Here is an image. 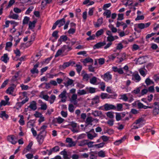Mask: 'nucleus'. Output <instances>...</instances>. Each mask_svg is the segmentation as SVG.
Wrapping results in <instances>:
<instances>
[{
	"label": "nucleus",
	"mask_w": 159,
	"mask_h": 159,
	"mask_svg": "<svg viewBox=\"0 0 159 159\" xmlns=\"http://www.w3.org/2000/svg\"><path fill=\"white\" fill-rule=\"evenodd\" d=\"M46 135L45 132L44 131L40 132L37 135L36 139L38 143L40 145L42 144Z\"/></svg>",
	"instance_id": "obj_1"
},
{
	"label": "nucleus",
	"mask_w": 159,
	"mask_h": 159,
	"mask_svg": "<svg viewBox=\"0 0 159 159\" xmlns=\"http://www.w3.org/2000/svg\"><path fill=\"white\" fill-rule=\"evenodd\" d=\"M98 120L93 118L92 117L88 116V117L86 120L85 123L87 125H92V122L94 121L95 122H98Z\"/></svg>",
	"instance_id": "obj_2"
},
{
	"label": "nucleus",
	"mask_w": 159,
	"mask_h": 159,
	"mask_svg": "<svg viewBox=\"0 0 159 159\" xmlns=\"http://www.w3.org/2000/svg\"><path fill=\"white\" fill-rule=\"evenodd\" d=\"M154 104L155 106L153 110V113L155 116H156L159 113V102H155Z\"/></svg>",
	"instance_id": "obj_3"
},
{
	"label": "nucleus",
	"mask_w": 159,
	"mask_h": 159,
	"mask_svg": "<svg viewBox=\"0 0 159 159\" xmlns=\"http://www.w3.org/2000/svg\"><path fill=\"white\" fill-rule=\"evenodd\" d=\"M104 108L105 111H108L110 110L116 109V107L112 104L106 103L104 105Z\"/></svg>",
	"instance_id": "obj_4"
},
{
	"label": "nucleus",
	"mask_w": 159,
	"mask_h": 159,
	"mask_svg": "<svg viewBox=\"0 0 159 159\" xmlns=\"http://www.w3.org/2000/svg\"><path fill=\"white\" fill-rule=\"evenodd\" d=\"M66 90H64L61 94L59 95V97L61 98V101L63 102H65L66 101Z\"/></svg>",
	"instance_id": "obj_5"
},
{
	"label": "nucleus",
	"mask_w": 159,
	"mask_h": 159,
	"mask_svg": "<svg viewBox=\"0 0 159 159\" xmlns=\"http://www.w3.org/2000/svg\"><path fill=\"white\" fill-rule=\"evenodd\" d=\"M132 80L136 82H138L141 80V78L138 73H135L132 75Z\"/></svg>",
	"instance_id": "obj_6"
},
{
	"label": "nucleus",
	"mask_w": 159,
	"mask_h": 159,
	"mask_svg": "<svg viewBox=\"0 0 159 159\" xmlns=\"http://www.w3.org/2000/svg\"><path fill=\"white\" fill-rule=\"evenodd\" d=\"M151 23L148 22L146 23H140L138 24V27L141 29H143L145 28H147L150 25Z\"/></svg>",
	"instance_id": "obj_7"
},
{
	"label": "nucleus",
	"mask_w": 159,
	"mask_h": 159,
	"mask_svg": "<svg viewBox=\"0 0 159 159\" xmlns=\"http://www.w3.org/2000/svg\"><path fill=\"white\" fill-rule=\"evenodd\" d=\"M102 77L105 81L107 82L111 80L112 76L109 72H107L105 73Z\"/></svg>",
	"instance_id": "obj_8"
},
{
	"label": "nucleus",
	"mask_w": 159,
	"mask_h": 159,
	"mask_svg": "<svg viewBox=\"0 0 159 159\" xmlns=\"http://www.w3.org/2000/svg\"><path fill=\"white\" fill-rule=\"evenodd\" d=\"M7 140L13 144H15L17 142L16 138L13 135L8 136L7 137Z\"/></svg>",
	"instance_id": "obj_9"
},
{
	"label": "nucleus",
	"mask_w": 159,
	"mask_h": 159,
	"mask_svg": "<svg viewBox=\"0 0 159 159\" xmlns=\"http://www.w3.org/2000/svg\"><path fill=\"white\" fill-rule=\"evenodd\" d=\"M31 110L35 111L37 108V103L35 101H33L30 102V105L28 107Z\"/></svg>",
	"instance_id": "obj_10"
},
{
	"label": "nucleus",
	"mask_w": 159,
	"mask_h": 159,
	"mask_svg": "<svg viewBox=\"0 0 159 159\" xmlns=\"http://www.w3.org/2000/svg\"><path fill=\"white\" fill-rule=\"evenodd\" d=\"M106 44L105 42L103 41L102 42L98 43L95 44L93 47V48L94 49H98L101 48L102 46H104Z\"/></svg>",
	"instance_id": "obj_11"
},
{
	"label": "nucleus",
	"mask_w": 159,
	"mask_h": 159,
	"mask_svg": "<svg viewBox=\"0 0 159 159\" xmlns=\"http://www.w3.org/2000/svg\"><path fill=\"white\" fill-rule=\"evenodd\" d=\"M72 48L71 46H70L69 45H63L61 49H60L61 51L63 53L67 49V52H69V51L71 50L72 49Z\"/></svg>",
	"instance_id": "obj_12"
},
{
	"label": "nucleus",
	"mask_w": 159,
	"mask_h": 159,
	"mask_svg": "<svg viewBox=\"0 0 159 159\" xmlns=\"http://www.w3.org/2000/svg\"><path fill=\"white\" fill-rule=\"evenodd\" d=\"M86 134L88 139L90 140L93 139L98 136V134L95 133H94L93 135L89 132H86Z\"/></svg>",
	"instance_id": "obj_13"
},
{
	"label": "nucleus",
	"mask_w": 159,
	"mask_h": 159,
	"mask_svg": "<svg viewBox=\"0 0 159 159\" xmlns=\"http://www.w3.org/2000/svg\"><path fill=\"white\" fill-rule=\"evenodd\" d=\"M0 59L5 63H7L9 60V57L8 56V54L7 53L4 54Z\"/></svg>",
	"instance_id": "obj_14"
},
{
	"label": "nucleus",
	"mask_w": 159,
	"mask_h": 159,
	"mask_svg": "<svg viewBox=\"0 0 159 159\" xmlns=\"http://www.w3.org/2000/svg\"><path fill=\"white\" fill-rule=\"evenodd\" d=\"M60 154L62 155L64 159H70V157H69L67 151L66 149H64L63 151L60 152Z\"/></svg>",
	"instance_id": "obj_15"
},
{
	"label": "nucleus",
	"mask_w": 159,
	"mask_h": 159,
	"mask_svg": "<svg viewBox=\"0 0 159 159\" xmlns=\"http://www.w3.org/2000/svg\"><path fill=\"white\" fill-rule=\"evenodd\" d=\"M57 25H58L59 27L63 25L65 23V19L64 18H63L60 20H58L56 21Z\"/></svg>",
	"instance_id": "obj_16"
},
{
	"label": "nucleus",
	"mask_w": 159,
	"mask_h": 159,
	"mask_svg": "<svg viewBox=\"0 0 159 159\" xmlns=\"http://www.w3.org/2000/svg\"><path fill=\"white\" fill-rule=\"evenodd\" d=\"M126 54L125 53H122L120 57H117L118 60L116 61V62L120 63L125 59Z\"/></svg>",
	"instance_id": "obj_17"
},
{
	"label": "nucleus",
	"mask_w": 159,
	"mask_h": 159,
	"mask_svg": "<svg viewBox=\"0 0 159 159\" xmlns=\"http://www.w3.org/2000/svg\"><path fill=\"white\" fill-rule=\"evenodd\" d=\"M39 67V64H35L33 68L30 70L31 73L32 74H34L35 73L38 74L39 73V70L37 69V68Z\"/></svg>",
	"instance_id": "obj_18"
},
{
	"label": "nucleus",
	"mask_w": 159,
	"mask_h": 159,
	"mask_svg": "<svg viewBox=\"0 0 159 159\" xmlns=\"http://www.w3.org/2000/svg\"><path fill=\"white\" fill-rule=\"evenodd\" d=\"M85 66L86 65V63L89 62L93 63V60L89 57L86 58L83 61H81Z\"/></svg>",
	"instance_id": "obj_19"
},
{
	"label": "nucleus",
	"mask_w": 159,
	"mask_h": 159,
	"mask_svg": "<svg viewBox=\"0 0 159 159\" xmlns=\"http://www.w3.org/2000/svg\"><path fill=\"white\" fill-rule=\"evenodd\" d=\"M92 114L95 117L99 116L102 115V112L101 111H93L92 113Z\"/></svg>",
	"instance_id": "obj_20"
},
{
	"label": "nucleus",
	"mask_w": 159,
	"mask_h": 159,
	"mask_svg": "<svg viewBox=\"0 0 159 159\" xmlns=\"http://www.w3.org/2000/svg\"><path fill=\"white\" fill-rule=\"evenodd\" d=\"M103 23V18L102 17L99 18L97 20L96 24L95 25V27H99Z\"/></svg>",
	"instance_id": "obj_21"
},
{
	"label": "nucleus",
	"mask_w": 159,
	"mask_h": 159,
	"mask_svg": "<svg viewBox=\"0 0 159 159\" xmlns=\"http://www.w3.org/2000/svg\"><path fill=\"white\" fill-rule=\"evenodd\" d=\"M126 139V137L125 136H123L122 138H121L120 139L117 140L115 142H114V144L118 145L119 144L121 143L123 141H124L125 139Z\"/></svg>",
	"instance_id": "obj_22"
},
{
	"label": "nucleus",
	"mask_w": 159,
	"mask_h": 159,
	"mask_svg": "<svg viewBox=\"0 0 159 159\" xmlns=\"http://www.w3.org/2000/svg\"><path fill=\"white\" fill-rule=\"evenodd\" d=\"M119 55V53H114V54L109 56L108 57L110 61H113L116 57Z\"/></svg>",
	"instance_id": "obj_23"
},
{
	"label": "nucleus",
	"mask_w": 159,
	"mask_h": 159,
	"mask_svg": "<svg viewBox=\"0 0 159 159\" xmlns=\"http://www.w3.org/2000/svg\"><path fill=\"white\" fill-rule=\"evenodd\" d=\"M67 79H68V80L67 81L66 83H64L65 86L66 87L72 85L73 84L74 82L72 80L69 79L68 78H67Z\"/></svg>",
	"instance_id": "obj_24"
},
{
	"label": "nucleus",
	"mask_w": 159,
	"mask_h": 159,
	"mask_svg": "<svg viewBox=\"0 0 159 159\" xmlns=\"http://www.w3.org/2000/svg\"><path fill=\"white\" fill-rule=\"evenodd\" d=\"M111 95H110L107 93H102L101 95V97L102 99L110 98H111Z\"/></svg>",
	"instance_id": "obj_25"
},
{
	"label": "nucleus",
	"mask_w": 159,
	"mask_h": 159,
	"mask_svg": "<svg viewBox=\"0 0 159 159\" xmlns=\"http://www.w3.org/2000/svg\"><path fill=\"white\" fill-rule=\"evenodd\" d=\"M86 89L87 91L90 93H93L96 92V89L93 87H87Z\"/></svg>",
	"instance_id": "obj_26"
},
{
	"label": "nucleus",
	"mask_w": 159,
	"mask_h": 159,
	"mask_svg": "<svg viewBox=\"0 0 159 159\" xmlns=\"http://www.w3.org/2000/svg\"><path fill=\"white\" fill-rule=\"evenodd\" d=\"M88 140H83L80 141L78 142V146H83L86 145L87 142L88 141Z\"/></svg>",
	"instance_id": "obj_27"
},
{
	"label": "nucleus",
	"mask_w": 159,
	"mask_h": 159,
	"mask_svg": "<svg viewBox=\"0 0 159 159\" xmlns=\"http://www.w3.org/2000/svg\"><path fill=\"white\" fill-rule=\"evenodd\" d=\"M70 63L69 61L67 62H64L63 65L62 66H60V68L61 69H65L66 68L69 67L70 66Z\"/></svg>",
	"instance_id": "obj_28"
},
{
	"label": "nucleus",
	"mask_w": 159,
	"mask_h": 159,
	"mask_svg": "<svg viewBox=\"0 0 159 159\" xmlns=\"http://www.w3.org/2000/svg\"><path fill=\"white\" fill-rule=\"evenodd\" d=\"M67 39L68 38L66 35H63L60 36L58 41L59 42L65 41L67 40Z\"/></svg>",
	"instance_id": "obj_29"
},
{
	"label": "nucleus",
	"mask_w": 159,
	"mask_h": 159,
	"mask_svg": "<svg viewBox=\"0 0 159 159\" xmlns=\"http://www.w3.org/2000/svg\"><path fill=\"white\" fill-rule=\"evenodd\" d=\"M145 83L147 86L154 84V82L151 80L149 78H147L146 79Z\"/></svg>",
	"instance_id": "obj_30"
},
{
	"label": "nucleus",
	"mask_w": 159,
	"mask_h": 159,
	"mask_svg": "<svg viewBox=\"0 0 159 159\" xmlns=\"http://www.w3.org/2000/svg\"><path fill=\"white\" fill-rule=\"evenodd\" d=\"M36 21L35 20L33 21L32 22L30 21L29 23V28L30 29H33L35 26V24Z\"/></svg>",
	"instance_id": "obj_31"
},
{
	"label": "nucleus",
	"mask_w": 159,
	"mask_h": 159,
	"mask_svg": "<svg viewBox=\"0 0 159 159\" xmlns=\"http://www.w3.org/2000/svg\"><path fill=\"white\" fill-rule=\"evenodd\" d=\"M14 90V88L12 87L9 88L6 90V92L9 94L13 93Z\"/></svg>",
	"instance_id": "obj_32"
},
{
	"label": "nucleus",
	"mask_w": 159,
	"mask_h": 159,
	"mask_svg": "<svg viewBox=\"0 0 159 159\" xmlns=\"http://www.w3.org/2000/svg\"><path fill=\"white\" fill-rule=\"evenodd\" d=\"M116 110L117 111H121L123 110V105L120 103L117 104L116 107Z\"/></svg>",
	"instance_id": "obj_33"
},
{
	"label": "nucleus",
	"mask_w": 159,
	"mask_h": 159,
	"mask_svg": "<svg viewBox=\"0 0 159 159\" xmlns=\"http://www.w3.org/2000/svg\"><path fill=\"white\" fill-rule=\"evenodd\" d=\"M75 107L73 104H70L68 106V110L70 112H73L74 111Z\"/></svg>",
	"instance_id": "obj_34"
},
{
	"label": "nucleus",
	"mask_w": 159,
	"mask_h": 159,
	"mask_svg": "<svg viewBox=\"0 0 159 159\" xmlns=\"http://www.w3.org/2000/svg\"><path fill=\"white\" fill-rule=\"evenodd\" d=\"M75 66L76 67V70L78 74H80L82 69V66L79 64H77Z\"/></svg>",
	"instance_id": "obj_35"
},
{
	"label": "nucleus",
	"mask_w": 159,
	"mask_h": 159,
	"mask_svg": "<svg viewBox=\"0 0 159 159\" xmlns=\"http://www.w3.org/2000/svg\"><path fill=\"white\" fill-rule=\"evenodd\" d=\"M111 11L108 10L104 13L103 15L104 16H106L107 18H109L111 16Z\"/></svg>",
	"instance_id": "obj_36"
},
{
	"label": "nucleus",
	"mask_w": 159,
	"mask_h": 159,
	"mask_svg": "<svg viewBox=\"0 0 159 159\" xmlns=\"http://www.w3.org/2000/svg\"><path fill=\"white\" fill-rule=\"evenodd\" d=\"M97 81V78L95 77H93L90 79V82L92 84H94Z\"/></svg>",
	"instance_id": "obj_37"
},
{
	"label": "nucleus",
	"mask_w": 159,
	"mask_h": 159,
	"mask_svg": "<svg viewBox=\"0 0 159 159\" xmlns=\"http://www.w3.org/2000/svg\"><path fill=\"white\" fill-rule=\"evenodd\" d=\"M19 116L20 117V119L19 120V122L20 124L23 125L25 124L24 120V117L22 115H19Z\"/></svg>",
	"instance_id": "obj_38"
},
{
	"label": "nucleus",
	"mask_w": 159,
	"mask_h": 159,
	"mask_svg": "<svg viewBox=\"0 0 159 159\" xmlns=\"http://www.w3.org/2000/svg\"><path fill=\"white\" fill-rule=\"evenodd\" d=\"M103 32L104 31L103 29H100L96 32L95 35L97 37H98L99 36L102 35L103 34Z\"/></svg>",
	"instance_id": "obj_39"
},
{
	"label": "nucleus",
	"mask_w": 159,
	"mask_h": 159,
	"mask_svg": "<svg viewBox=\"0 0 159 159\" xmlns=\"http://www.w3.org/2000/svg\"><path fill=\"white\" fill-rule=\"evenodd\" d=\"M10 102H7L2 100L1 101L0 103V106H5L6 105H10Z\"/></svg>",
	"instance_id": "obj_40"
},
{
	"label": "nucleus",
	"mask_w": 159,
	"mask_h": 159,
	"mask_svg": "<svg viewBox=\"0 0 159 159\" xmlns=\"http://www.w3.org/2000/svg\"><path fill=\"white\" fill-rule=\"evenodd\" d=\"M56 98V96L54 95H52L51 96L50 100H49V102L50 104H52L54 102Z\"/></svg>",
	"instance_id": "obj_41"
},
{
	"label": "nucleus",
	"mask_w": 159,
	"mask_h": 159,
	"mask_svg": "<svg viewBox=\"0 0 159 159\" xmlns=\"http://www.w3.org/2000/svg\"><path fill=\"white\" fill-rule=\"evenodd\" d=\"M98 156L102 157H104L105 156V152L103 150H101L98 152Z\"/></svg>",
	"instance_id": "obj_42"
},
{
	"label": "nucleus",
	"mask_w": 159,
	"mask_h": 159,
	"mask_svg": "<svg viewBox=\"0 0 159 159\" xmlns=\"http://www.w3.org/2000/svg\"><path fill=\"white\" fill-rule=\"evenodd\" d=\"M9 17L12 19L17 20L19 17V16L17 14H14L12 15H9Z\"/></svg>",
	"instance_id": "obj_43"
},
{
	"label": "nucleus",
	"mask_w": 159,
	"mask_h": 159,
	"mask_svg": "<svg viewBox=\"0 0 159 159\" xmlns=\"http://www.w3.org/2000/svg\"><path fill=\"white\" fill-rule=\"evenodd\" d=\"M36 35V34L35 33H34L31 35L30 40L29 42L30 45L32 43V42L34 40Z\"/></svg>",
	"instance_id": "obj_44"
},
{
	"label": "nucleus",
	"mask_w": 159,
	"mask_h": 159,
	"mask_svg": "<svg viewBox=\"0 0 159 159\" xmlns=\"http://www.w3.org/2000/svg\"><path fill=\"white\" fill-rule=\"evenodd\" d=\"M4 117L6 118H7L8 117L7 115L6 114L5 111H2L0 113V117L3 118Z\"/></svg>",
	"instance_id": "obj_45"
},
{
	"label": "nucleus",
	"mask_w": 159,
	"mask_h": 159,
	"mask_svg": "<svg viewBox=\"0 0 159 159\" xmlns=\"http://www.w3.org/2000/svg\"><path fill=\"white\" fill-rule=\"evenodd\" d=\"M47 128V126L46 125H43L41 127L40 129H39V130H41L40 132H42L43 131L45 132L46 134L47 131H46L45 129Z\"/></svg>",
	"instance_id": "obj_46"
},
{
	"label": "nucleus",
	"mask_w": 159,
	"mask_h": 159,
	"mask_svg": "<svg viewBox=\"0 0 159 159\" xmlns=\"http://www.w3.org/2000/svg\"><path fill=\"white\" fill-rule=\"evenodd\" d=\"M141 88V87L136 88L132 92V93H134L135 94L139 93L140 92Z\"/></svg>",
	"instance_id": "obj_47"
},
{
	"label": "nucleus",
	"mask_w": 159,
	"mask_h": 159,
	"mask_svg": "<svg viewBox=\"0 0 159 159\" xmlns=\"http://www.w3.org/2000/svg\"><path fill=\"white\" fill-rule=\"evenodd\" d=\"M148 92V89H142L140 93V94L141 95V96H143L145 94H147V93Z\"/></svg>",
	"instance_id": "obj_48"
},
{
	"label": "nucleus",
	"mask_w": 159,
	"mask_h": 159,
	"mask_svg": "<svg viewBox=\"0 0 159 159\" xmlns=\"http://www.w3.org/2000/svg\"><path fill=\"white\" fill-rule=\"evenodd\" d=\"M34 8L33 6H31L25 12V14H29L33 10Z\"/></svg>",
	"instance_id": "obj_49"
},
{
	"label": "nucleus",
	"mask_w": 159,
	"mask_h": 159,
	"mask_svg": "<svg viewBox=\"0 0 159 159\" xmlns=\"http://www.w3.org/2000/svg\"><path fill=\"white\" fill-rule=\"evenodd\" d=\"M40 109L42 110H46L47 108V106L46 103H44L40 105Z\"/></svg>",
	"instance_id": "obj_50"
},
{
	"label": "nucleus",
	"mask_w": 159,
	"mask_h": 159,
	"mask_svg": "<svg viewBox=\"0 0 159 159\" xmlns=\"http://www.w3.org/2000/svg\"><path fill=\"white\" fill-rule=\"evenodd\" d=\"M29 20V17H28L27 16H25L23 20V24H27L28 23Z\"/></svg>",
	"instance_id": "obj_51"
},
{
	"label": "nucleus",
	"mask_w": 159,
	"mask_h": 159,
	"mask_svg": "<svg viewBox=\"0 0 159 159\" xmlns=\"http://www.w3.org/2000/svg\"><path fill=\"white\" fill-rule=\"evenodd\" d=\"M77 93L78 95H81L86 94L87 92L84 90H79L77 92Z\"/></svg>",
	"instance_id": "obj_52"
},
{
	"label": "nucleus",
	"mask_w": 159,
	"mask_h": 159,
	"mask_svg": "<svg viewBox=\"0 0 159 159\" xmlns=\"http://www.w3.org/2000/svg\"><path fill=\"white\" fill-rule=\"evenodd\" d=\"M56 119L57 123L59 124H61L62 123L64 120L61 117H58L56 118Z\"/></svg>",
	"instance_id": "obj_53"
},
{
	"label": "nucleus",
	"mask_w": 159,
	"mask_h": 159,
	"mask_svg": "<svg viewBox=\"0 0 159 159\" xmlns=\"http://www.w3.org/2000/svg\"><path fill=\"white\" fill-rule=\"evenodd\" d=\"M107 41L109 42H111L114 41V38L113 36L112 35L111 36H108L107 38Z\"/></svg>",
	"instance_id": "obj_54"
},
{
	"label": "nucleus",
	"mask_w": 159,
	"mask_h": 159,
	"mask_svg": "<svg viewBox=\"0 0 159 159\" xmlns=\"http://www.w3.org/2000/svg\"><path fill=\"white\" fill-rule=\"evenodd\" d=\"M22 105H23L21 102H17L16 103L15 106L14 107V108H15L17 109H19L21 107Z\"/></svg>",
	"instance_id": "obj_55"
},
{
	"label": "nucleus",
	"mask_w": 159,
	"mask_h": 159,
	"mask_svg": "<svg viewBox=\"0 0 159 159\" xmlns=\"http://www.w3.org/2000/svg\"><path fill=\"white\" fill-rule=\"evenodd\" d=\"M98 62L99 64L102 65L105 62V59L103 58H100L98 59Z\"/></svg>",
	"instance_id": "obj_56"
},
{
	"label": "nucleus",
	"mask_w": 159,
	"mask_h": 159,
	"mask_svg": "<svg viewBox=\"0 0 159 159\" xmlns=\"http://www.w3.org/2000/svg\"><path fill=\"white\" fill-rule=\"evenodd\" d=\"M14 52L16 56L20 57V52L18 48H16V50H14Z\"/></svg>",
	"instance_id": "obj_57"
},
{
	"label": "nucleus",
	"mask_w": 159,
	"mask_h": 159,
	"mask_svg": "<svg viewBox=\"0 0 159 159\" xmlns=\"http://www.w3.org/2000/svg\"><path fill=\"white\" fill-rule=\"evenodd\" d=\"M104 144L105 143L103 142H102L98 144H95L94 146L97 147L98 148H100L103 147L104 146Z\"/></svg>",
	"instance_id": "obj_58"
},
{
	"label": "nucleus",
	"mask_w": 159,
	"mask_h": 159,
	"mask_svg": "<svg viewBox=\"0 0 159 159\" xmlns=\"http://www.w3.org/2000/svg\"><path fill=\"white\" fill-rule=\"evenodd\" d=\"M101 138L102 139L104 142H107V141L109 138L105 135H102L101 137Z\"/></svg>",
	"instance_id": "obj_59"
},
{
	"label": "nucleus",
	"mask_w": 159,
	"mask_h": 159,
	"mask_svg": "<svg viewBox=\"0 0 159 159\" xmlns=\"http://www.w3.org/2000/svg\"><path fill=\"white\" fill-rule=\"evenodd\" d=\"M63 53L60 49H59L58 50L57 52L55 57H57L60 55L61 53Z\"/></svg>",
	"instance_id": "obj_60"
},
{
	"label": "nucleus",
	"mask_w": 159,
	"mask_h": 159,
	"mask_svg": "<svg viewBox=\"0 0 159 159\" xmlns=\"http://www.w3.org/2000/svg\"><path fill=\"white\" fill-rule=\"evenodd\" d=\"M8 82V80H5L2 84V85H1L0 88L1 89H2L4 87H5L7 85V84Z\"/></svg>",
	"instance_id": "obj_61"
},
{
	"label": "nucleus",
	"mask_w": 159,
	"mask_h": 159,
	"mask_svg": "<svg viewBox=\"0 0 159 159\" xmlns=\"http://www.w3.org/2000/svg\"><path fill=\"white\" fill-rule=\"evenodd\" d=\"M13 11L16 13H20L21 12L22 10L16 7L14 8Z\"/></svg>",
	"instance_id": "obj_62"
},
{
	"label": "nucleus",
	"mask_w": 159,
	"mask_h": 159,
	"mask_svg": "<svg viewBox=\"0 0 159 159\" xmlns=\"http://www.w3.org/2000/svg\"><path fill=\"white\" fill-rule=\"evenodd\" d=\"M15 2V0H10L9 1L7 7V8H9L11 7L12 5H13Z\"/></svg>",
	"instance_id": "obj_63"
},
{
	"label": "nucleus",
	"mask_w": 159,
	"mask_h": 159,
	"mask_svg": "<svg viewBox=\"0 0 159 159\" xmlns=\"http://www.w3.org/2000/svg\"><path fill=\"white\" fill-rule=\"evenodd\" d=\"M58 32V31L57 30L54 31L52 34V36L53 37L55 38L56 39H57V38L58 37V36L57 35Z\"/></svg>",
	"instance_id": "obj_64"
}]
</instances>
